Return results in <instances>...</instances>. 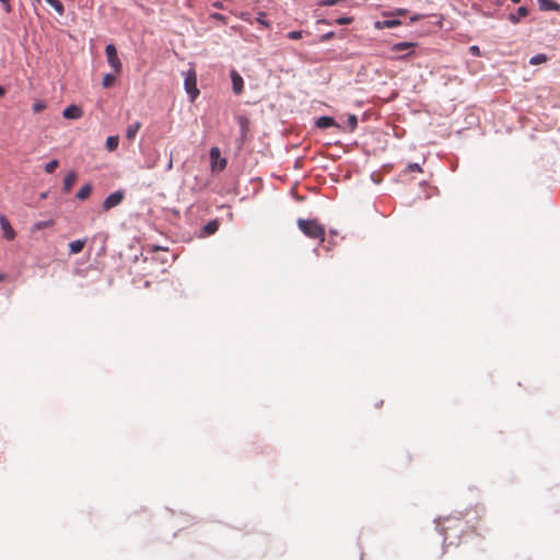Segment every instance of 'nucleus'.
Listing matches in <instances>:
<instances>
[{"instance_id": "nucleus-1", "label": "nucleus", "mask_w": 560, "mask_h": 560, "mask_svg": "<svg viewBox=\"0 0 560 560\" xmlns=\"http://www.w3.org/2000/svg\"><path fill=\"white\" fill-rule=\"evenodd\" d=\"M298 226L305 236L313 240L325 238V228L317 220L298 219Z\"/></svg>"}, {"instance_id": "nucleus-2", "label": "nucleus", "mask_w": 560, "mask_h": 560, "mask_svg": "<svg viewBox=\"0 0 560 560\" xmlns=\"http://www.w3.org/2000/svg\"><path fill=\"white\" fill-rule=\"evenodd\" d=\"M184 88L186 93L189 95L190 101L194 102L196 97L199 95V90L197 88V77L195 70H189L184 80Z\"/></svg>"}, {"instance_id": "nucleus-3", "label": "nucleus", "mask_w": 560, "mask_h": 560, "mask_svg": "<svg viewBox=\"0 0 560 560\" xmlns=\"http://www.w3.org/2000/svg\"><path fill=\"white\" fill-rule=\"evenodd\" d=\"M417 46L416 43L412 42H400L390 46V51L400 52L408 50L406 54L400 56L390 57L393 60H407L412 55V48Z\"/></svg>"}, {"instance_id": "nucleus-4", "label": "nucleus", "mask_w": 560, "mask_h": 560, "mask_svg": "<svg viewBox=\"0 0 560 560\" xmlns=\"http://www.w3.org/2000/svg\"><path fill=\"white\" fill-rule=\"evenodd\" d=\"M105 54L110 67L115 70V72H119L121 69V63L119 61L115 45L108 44L105 48Z\"/></svg>"}, {"instance_id": "nucleus-5", "label": "nucleus", "mask_w": 560, "mask_h": 560, "mask_svg": "<svg viewBox=\"0 0 560 560\" xmlns=\"http://www.w3.org/2000/svg\"><path fill=\"white\" fill-rule=\"evenodd\" d=\"M122 199H124V192L122 191L117 190L115 192H112L103 201V205H102L103 211H108L112 208L118 206L122 201Z\"/></svg>"}, {"instance_id": "nucleus-6", "label": "nucleus", "mask_w": 560, "mask_h": 560, "mask_svg": "<svg viewBox=\"0 0 560 560\" xmlns=\"http://www.w3.org/2000/svg\"><path fill=\"white\" fill-rule=\"evenodd\" d=\"M236 120H237V124L240 127L238 141H240V145H242L245 142V140L247 138V133L249 131V119L244 115H240V116H237Z\"/></svg>"}, {"instance_id": "nucleus-7", "label": "nucleus", "mask_w": 560, "mask_h": 560, "mask_svg": "<svg viewBox=\"0 0 560 560\" xmlns=\"http://www.w3.org/2000/svg\"><path fill=\"white\" fill-rule=\"evenodd\" d=\"M230 77L234 94L240 95L244 90V80L242 75L235 69H232L230 71Z\"/></svg>"}, {"instance_id": "nucleus-8", "label": "nucleus", "mask_w": 560, "mask_h": 560, "mask_svg": "<svg viewBox=\"0 0 560 560\" xmlns=\"http://www.w3.org/2000/svg\"><path fill=\"white\" fill-rule=\"evenodd\" d=\"M0 226L3 232L4 238H7L8 241H13L15 238L16 233L13 230V228L11 226L10 221L3 214L0 215Z\"/></svg>"}, {"instance_id": "nucleus-9", "label": "nucleus", "mask_w": 560, "mask_h": 560, "mask_svg": "<svg viewBox=\"0 0 560 560\" xmlns=\"http://www.w3.org/2000/svg\"><path fill=\"white\" fill-rule=\"evenodd\" d=\"M62 116L66 119H79L83 116V109L80 106L72 104L63 109Z\"/></svg>"}, {"instance_id": "nucleus-10", "label": "nucleus", "mask_w": 560, "mask_h": 560, "mask_svg": "<svg viewBox=\"0 0 560 560\" xmlns=\"http://www.w3.org/2000/svg\"><path fill=\"white\" fill-rule=\"evenodd\" d=\"M315 126L319 129H327L329 127L340 128L339 124L330 116H320L316 119Z\"/></svg>"}, {"instance_id": "nucleus-11", "label": "nucleus", "mask_w": 560, "mask_h": 560, "mask_svg": "<svg viewBox=\"0 0 560 560\" xmlns=\"http://www.w3.org/2000/svg\"><path fill=\"white\" fill-rule=\"evenodd\" d=\"M220 223L218 220L209 221L200 231V236L206 237L214 234L219 230Z\"/></svg>"}, {"instance_id": "nucleus-12", "label": "nucleus", "mask_w": 560, "mask_h": 560, "mask_svg": "<svg viewBox=\"0 0 560 560\" xmlns=\"http://www.w3.org/2000/svg\"><path fill=\"white\" fill-rule=\"evenodd\" d=\"M77 178H78V175L74 171L69 172L66 175V177L63 178V187H62L63 192L67 194L72 189Z\"/></svg>"}, {"instance_id": "nucleus-13", "label": "nucleus", "mask_w": 560, "mask_h": 560, "mask_svg": "<svg viewBox=\"0 0 560 560\" xmlns=\"http://www.w3.org/2000/svg\"><path fill=\"white\" fill-rule=\"evenodd\" d=\"M398 25H400V21L396 20V19H388V20H383V21L375 22V27L378 28V30L392 28V27H395V26H398Z\"/></svg>"}, {"instance_id": "nucleus-14", "label": "nucleus", "mask_w": 560, "mask_h": 560, "mask_svg": "<svg viewBox=\"0 0 560 560\" xmlns=\"http://www.w3.org/2000/svg\"><path fill=\"white\" fill-rule=\"evenodd\" d=\"M140 129V122L135 121L133 124L129 125L126 131V139L128 141H133L138 131Z\"/></svg>"}, {"instance_id": "nucleus-15", "label": "nucleus", "mask_w": 560, "mask_h": 560, "mask_svg": "<svg viewBox=\"0 0 560 560\" xmlns=\"http://www.w3.org/2000/svg\"><path fill=\"white\" fill-rule=\"evenodd\" d=\"M527 14H528V9H527L526 7H520V8L517 9L516 14L512 13V14H510V15H509V20H510L512 23L516 24V23H518V22H520V20H521L522 18L527 16Z\"/></svg>"}, {"instance_id": "nucleus-16", "label": "nucleus", "mask_w": 560, "mask_h": 560, "mask_svg": "<svg viewBox=\"0 0 560 560\" xmlns=\"http://www.w3.org/2000/svg\"><path fill=\"white\" fill-rule=\"evenodd\" d=\"M538 7L542 11L559 10L560 4L550 0H538Z\"/></svg>"}, {"instance_id": "nucleus-17", "label": "nucleus", "mask_w": 560, "mask_h": 560, "mask_svg": "<svg viewBox=\"0 0 560 560\" xmlns=\"http://www.w3.org/2000/svg\"><path fill=\"white\" fill-rule=\"evenodd\" d=\"M85 246V240H75L69 243V249L71 254H79Z\"/></svg>"}, {"instance_id": "nucleus-18", "label": "nucleus", "mask_w": 560, "mask_h": 560, "mask_svg": "<svg viewBox=\"0 0 560 560\" xmlns=\"http://www.w3.org/2000/svg\"><path fill=\"white\" fill-rule=\"evenodd\" d=\"M54 224H55V221L52 219L45 220V221H38V222L33 224L31 231L34 233L36 231H39V230H43V229H46V228H50Z\"/></svg>"}, {"instance_id": "nucleus-19", "label": "nucleus", "mask_w": 560, "mask_h": 560, "mask_svg": "<svg viewBox=\"0 0 560 560\" xmlns=\"http://www.w3.org/2000/svg\"><path fill=\"white\" fill-rule=\"evenodd\" d=\"M91 191H92V185L91 184H85L84 186H82L80 188V190L77 192V198L79 200H85L89 198V196L91 195Z\"/></svg>"}, {"instance_id": "nucleus-20", "label": "nucleus", "mask_w": 560, "mask_h": 560, "mask_svg": "<svg viewBox=\"0 0 560 560\" xmlns=\"http://www.w3.org/2000/svg\"><path fill=\"white\" fill-rule=\"evenodd\" d=\"M119 143V138L117 136H110L106 139V149L108 151H114L117 149Z\"/></svg>"}, {"instance_id": "nucleus-21", "label": "nucleus", "mask_w": 560, "mask_h": 560, "mask_svg": "<svg viewBox=\"0 0 560 560\" xmlns=\"http://www.w3.org/2000/svg\"><path fill=\"white\" fill-rule=\"evenodd\" d=\"M49 5H51L57 13L62 15L65 13V7L59 0H45Z\"/></svg>"}, {"instance_id": "nucleus-22", "label": "nucleus", "mask_w": 560, "mask_h": 560, "mask_svg": "<svg viewBox=\"0 0 560 560\" xmlns=\"http://www.w3.org/2000/svg\"><path fill=\"white\" fill-rule=\"evenodd\" d=\"M547 59L548 58L545 54H537L529 59V63L533 66H537V65L546 62Z\"/></svg>"}, {"instance_id": "nucleus-23", "label": "nucleus", "mask_w": 560, "mask_h": 560, "mask_svg": "<svg viewBox=\"0 0 560 560\" xmlns=\"http://www.w3.org/2000/svg\"><path fill=\"white\" fill-rule=\"evenodd\" d=\"M115 81H116V75L113 74V73H107L103 78L102 85L104 88H110L114 84Z\"/></svg>"}, {"instance_id": "nucleus-24", "label": "nucleus", "mask_w": 560, "mask_h": 560, "mask_svg": "<svg viewBox=\"0 0 560 560\" xmlns=\"http://www.w3.org/2000/svg\"><path fill=\"white\" fill-rule=\"evenodd\" d=\"M59 166L58 160H51L45 165V172L51 174Z\"/></svg>"}, {"instance_id": "nucleus-25", "label": "nucleus", "mask_w": 560, "mask_h": 560, "mask_svg": "<svg viewBox=\"0 0 560 560\" xmlns=\"http://www.w3.org/2000/svg\"><path fill=\"white\" fill-rule=\"evenodd\" d=\"M348 125L350 127V131H353L358 126V118L355 115L351 114L348 116Z\"/></svg>"}, {"instance_id": "nucleus-26", "label": "nucleus", "mask_w": 560, "mask_h": 560, "mask_svg": "<svg viewBox=\"0 0 560 560\" xmlns=\"http://www.w3.org/2000/svg\"><path fill=\"white\" fill-rule=\"evenodd\" d=\"M352 21H353V18L342 16V18L337 19L335 22L338 25H348V24L352 23Z\"/></svg>"}, {"instance_id": "nucleus-27", "label": "nucleus", "mask_w": 560, "mask_h": 560, "mask_svg": "<svg viewBox=\"0 0 560 560\" xmlns=\"http://www.w3.org/2000/svg\"><path fill=\"white\" fill-rule=\"evenodd\" d=\"M302 31H291L287 34V37L293 40L302 38Z\"/></svg>"}, {"instance_id": "nucleus-28", "label": "nucleus", "mask_w": 560, "mask_h": 560, "mask_svg": "<svg viewBox=\"0 0 560 560\" xmlns=\"http://www.w3.org/2000/svg\"><path fill=\"white\" fill-rule=\"evenodd\" d=\"M32 108L34 113H40L46 108V104L43 102H35Z\"/></svg>"}, {"instance_id": "nucleus-29", "label": "nucleus", "mask_w": 560, "mask_h": 560, "mask_svg": "<svg viewBox=\"0 0 560 560\" xmlns=\"http://www.w3.org/2000/svg\"><path fill=\"white\" fill-rule=\"evenodd\" d=\"M334 36H335V33L330 31V32H327V33H325V34L320 35L319 40H320L322 43H325V42H328V40H330L331 38H334Z\"/></svg>"}, {"instance_id": "nucleus-30", "label": "nucleus", "mask_w": 560, "mask_h": 560, "mask_svg": "<svg viewBox=\"0 0 560 560\" xmlns=\"http://www.w3.org/2000/svg\"><path fill=\"white\" fill-rule=\"evenodd\" d=\"M210 18H211L212 20L221 21V22H223L224 24L226 23V16H224V15H223V14H221V13H211V14H210Z\"/></svg>"}, {"instance_id": "nucleus-31", "label": "nucleus", "mask_w": 560, "mask_h": 560, "mask_svg": "<svg viewBox=\"0 0 560 560\" xmlns=\"http://www.w3.org/2000/svg\"><path fill=\"white\" fill-rule=\"evenodd\" d=\"M2 7H3V10L7 12V13H10L12 11V5L10 3V0H0Z\"/></svg>"}, {"instance_id": "nucleus-32", "label": "nucleus", "mask_w": 560, "mask_h": 560, "mask_svg": "<svg viewBox=\"0 0 560 560\" xmlns=\"http://www.w3.org/2000/svg\"><path fill=\"white\" fill-rule=\"evenodd\" d=\"M408 170L410 172H421V167H420V165L418 163H410L408 165Z\"/></svg>"}, {"instance_id": "nucleus-33", "label": "nucleus", "mask_w": 560, "mask_h": 560, "mask_svg": "<svg viewBox=\"0 0 560 560\" xmlns=\"http://www.w3.org/2000/svg\"><path fill=\"white\" fill-rule=\"evenodd\" d=\"M341 0H323L322 1V5H327V7H330V5H335L337 4L338 2H340Z\"/></svg>"}, {"instance_id": "nucleus-34", "label": "nucleus", "mask_w": 560, "mask_h": 560, "mask_svg": "<svg viewBox=\"0 0 560 560\" xmlns=\"http://www.w3.org/2000/svg\"><path fill=\"white\" fill-rule=\"evenodd\" d=\"M470 52L474 55V56H479L480 55V49L478 46L474 45L469 48Z\"/></svg>"}, {"instance_id": "nucleus-35", "label": "nucleus", "mask_w": 560, "mask_h": 560, "mask_svg": "<svg viewBox=\"0 0 560 560\" xmlns=\"http://www.w3.org/2000/svg\"><path fill=\"white\" fill-rule=\"evenodd\" d=\"M212 5H213L214 8H217V9H223V8H224V7H223V3H222V2H220V1H215V2H213V3H212Z\"/></svg>"}, {"instance_id": "nucleus-36", "label": "nucleus", "mask_w": 560, "mask_h": 560, "mask_svg": "<svg viewBox=\"0 0 560 560\" xmlns=\"http://www.w3.org/2000/svg\"><path fill=\"white\" fill-rule=\"evenodd\" d=\"M407 13V10L406 9H398L396 12H395V15H405Z\"/></svg>"}, {"instance_id": "nucleus-37", "label": "nucleus", "mask_w": 560, "mask_h": 560, "mask_svg": "<svg viewBox=\"0 0 560 560\" xmlns=\"http://www.w3.org/2000/svg\"><path fill=\"white\" fill-rule=\"evenodd\" d=\"M259 15H260V16L257 19V20H258V22L267 26L268 24H267V23L265 22V20H264L265 14H264V13H260Z\"/></svg>"}, {"instance_id": "nucleus-38", "label": "nucleus", "mask_w": 560, "mask_h": 560, "mask_svg": "<svg viewBox=\"0 0 560 560\" xmlns=\"http://www.w3.org/2000/svg\"><path fill=\"white\" fill-rule=\"evenodd\" d=\"M214 154H219V149L218 148H212L211 149L210 155L213 156Z\"/></svg>"}, {"instance_id": "nucleus-39", "label": "nucleus", "mask_w": 560, "mask_h": 560, "mask_svg": "<svg viewBox=\"0 0 560 560\" xmlns=\"http://www.w3.org/2000/svg\"><path fill=\"white\" fill-rule=\"evenodd\" d=\"M4 94H5V89L0 85V97L4 96Z\"/></svg>"}, {"instance_id": "nucleus-40", "label": "nucleus", "mask_w": 560, "mask_h": 560, "mask_svg": "<svg viewBox=\"0 0 560 560\" xmlns=\"http://www.w3.org/2000/svg\"><path fill=\"white\" fill-rule=\"evenodd\" d=\"M410 20H411V22H416V21H418V20H419V15H415V16H412Z\"/></svg>"}, {"instance_id": "nucleus-41", "label": "nucleus", "mask_w": 560, "mask_h": 560, "mask_svg": "<svg viewBox=\"0 0 560 560\" xmlns=\"http://www.w3.org/2000/svg\"><path fill=\"white\" fill-rule=\"evenodd\" d=\"M4 279H5V275L4 273H0V282H2Z\"/></svg>"}, {"instance_id": "nucleus-42", "label": "nucleus", "mask_w": 560, "mask_h": 560, "mask_svg": "<svg viewBox=\"0 0 560 560\" xmlns=\"http://www.w3.org/2000/svg\"><path fill=\"white\" fill-rule=\"evenodd\" d=\"M513 3H520L521 0H511Z\"/></svg>"}]
</instances>
